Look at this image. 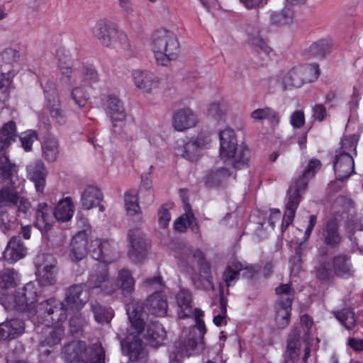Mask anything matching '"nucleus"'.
<instances>
[{
    "label": "nucleus",
    "mask_w": 363,
    "mask_h": 363,
    "mask_svg": "<svg viewBox=\"0 0 363 363\" xmlns=\"http://www.w3.org/2000/svg\"><path fill=\"white\" fill-rule=\"evenodd\" d=\"M16 138V126L13 121H9L0 129V182H8L10 186L0 189V208H11L17 206L20 201L18 186H16L25 182L19 180L16 176V169L6 155L5 150L15 141Z\"/></svg>",
    "instance_id": "obj_1"
},
{
    "label": "nucleus",
    "mask_w": 363,
    "mask_h": 363,
    "mask_svg": "<svg viewBox=\"0 0 363 363\" xmlns=\"http://www.w3.org/2000/svg\"><path fill=\"white\" fill-rule=\"evenodd\" d=\"M35 314L32 322L38 324L37 332L41 333L39 341L49 347L60 344L65 335L60 323L67 318L64 303L54 298H48L39 305Z\"/></svg>",
    "instance_id": "obj_2"
},
{
    "label": "nucleus",
    "mask_w": 363,
    "mask_h": 363,
    "mask_svg": "<svg viewBox=\"0 0 363 363\" xmlns=\"http://www.w3.org/2000/svg\"><path fill=\"white\" fill-rule=\"evenodd\" d=\"M143 303L137 300H131L126 304L125 310L130 323L128 329L127 337L121 342L123 354L128 357L132 362H145L147 352L145 346L138 335L144 330Z\"/></svg>",
    "instance_id": "obj_3"
},
{
    "label": "nucleus",
    "mask_w": 363,
    "mask_h": 363,
    "mask_svg": "<svg viewBox=\"0 0 363 363\" xmlns=\"http://www.w3.org/2000/svg\"><path fill=\"white\" fill-rule=\"evenodd\" d=\"M320 166L321 163L318 160L311 159L303 174L290 186L286 198L285 211L281 223L282 230L293 222L301 199V195L304 193L308 181L315 175Z\"/></svg>",
    "instance_id": "obj_4"
},
{
    "label": "nucleus",
    "mask_w": 363,
    "mask_h": 363,
    "mask_svg": "<svg viewBox=\"0 0 363 363\" xmlns=\"http://www.w3.org/2000/svg\"><path fill=\"white\" fill-rule=\"evenodd\" d=\"M95 274L89 275V286L93 289H100L106 294H111L121 289L123 296L131 294L135 289V279L132 273L122 269L118 272L115 283L108 279L107 269L104 264H98L94 269Z\"/></svg>",
    "instance_id": "obj_5"
},
{
    "label": "nucleus",
    "mask_w": 363,
    "mask_h": 363,
    "mask_svg": "<svg viewBox=\"0 0 363 363\" xmlns=\"http://www.w3.org/2000/svg\"><path fill=\"white\" fill-rule=\"evenodd\" d=\"M150 45L157 64L167 66L179 54L180 46L175 34L167 29L159 28L153 32Z\"/></svg>",
    "instance_id": "obj_6"
},
{
    "label": "nucleus",
    "mask_w": 363,
    "mask_h": 363,
    "mask_svg": "<svg viewBox=\"0 0 363 363\" xmlns=\"http://www.w3.org/2000/svg\"><path fill=\"white\" fill-rule=\"evenodd\" d=\"M220 157L229 162L235 168L246 166L250 159V150L245 145H238L233 130L227 128L220 133Z\"/></svg>",
    "instance_id": "obj_7"
},
{
    "label": "nucleus",
    "mask_w": 363,
    "mask_h": 363,
    "mask_svg": "<svg viewBox=\"0 0 363 363\" xmlns=\"http://www.w3.org/2000/svg\"><path fill=\"white\" fill-rule=\"evenodd\" d=\"M65 359L69 363H105V351L101 343L86 347L83 341H72L62 350Z\"/></svg>",
    "instance_id": "obj_8"
},
{
    "label": "nucleus",
    "mask_w": 363,
    "mask_h": 363,
    "mask_svg": "<svg viewBox=\"0 0 363 363\" xmlns=\"http://www.w3.org/2000/svg\"><path fill=\"white\" fill-rule=\"evenodd\" d=\"M319 74L320 69L317 64L299 65L281 72L271 83H277L282 90H291L314 82Z\"/></svg>",
    "instance_id": "obj_9"
},
{
    "label": "nucleus",
    "mask_w": 363,
    "mask_h": 363,
    "mask_svg": "<svg viewBox=\"0 0 363 363\" xmlns=\"http://www.w3.org/2000/svg\"><path fill=\"white\" fill-rule=\"evenodd\" d=\"M92 32L99 43L106 48L114 49L119 45L125 51H129L131 49L126 33L118 29V26L108 19L99 20L93 28Z\"/></svg>",
    "instance_id": "obj_10"
},
{
    "label": "nucleus",
    "mask_w": 363,
    "mask_h": 363,
    "mask_svg": "<svg viewBox=\"0 0 363 363\" xmlns=\"http://www.w3.org/2000/svg\"><path fill=\"white\" fill-rule=\"evenodd\" d=\"M211 142V135L208 133L200 132L196 137L177 140L174 151L177 156L194 162L201 158L203 150Z\"/></svg>",
    "instance_id": "obj_11"
},
{
    "label": "nucleus",
    "mask_w": 363,
    "mask_h": 363,
    "mask_svg": "<svg viewBox=\"0 0 363 363\" xmlns=\"http://www.w3.org/2000/svg\"><path fill=\"white\" fill-rule=\"evenodd\" d=\"M40 284L35 282H28L23 288L18 289L14 295V307L21 311H26L29 318L33 320L36 318L35 311L38 308L42 301L35 304L38 301V287ZM47 300H45L46 301ZM45 302V301H43Z\"/></svg>",
    "instance_id": "obj_12"
},
{
    "label": "nucleus",
    "mask_w": 363,
    "mask_h": 363,
    "mask_svg": "<svg viewBox=\"0 0 363 363\" xmlns=\"http://www.w3.org/2000/svg\"><path fill=\"white\" fill-rule=\"evenodd\" d=\"M276 293L279 295V298L275 305V322L279 328H284L290 321L294 298L291 285L281 284L276 289Z\"/></svg>",
    "instance_id": "obj_13"
},
{
    "label": "nucleus",
    "mask_w": 363,
    "mask_h": 363,
    "mask_svg": "<svg viewBox=\"0 0 363 363\" xmlns=\"http://www.w3.org/2000/svg\"><path fill=\"white\" fill-rule=\"evenodd\" d=\"M34 263L38 284L43 286L54 284L57 272L55 259L50 255L39 254L35 257Z\"/></svg>",
    "instance_id": "obj_14"
},
{
    "label": "nucleus",
    "mask_w": 363,
    "mask_h": 363,
    "mask_svg": "<svg viewBox=\"0 0 363 363\" xmlns=\"http://www.w3.org/2000/svg\"><path fill=\"white\" fill-rule=\"evenodd\" d=\"M43 90L47 101L46 106L49 109L51 118L58 125L65 124L67 122V116L61 108L60 97L55 85L48 82L43 86Z\"/></svg>",
    "instance_id": "obj_15"
},
{
    "label": "nucleus",
    "mask_w": 363,
    "mask_h": 363,
    "mask_svg": "<svg viewBox=\"0 0 363 363\" xmlns=\"http://www.w3.org/2000/svg\"><path fill=\"white\" fill-rule=\"evenodd\" d=\"M19 57V52L7 48L0 53V90L7 88L16 74L13 63Z\"/></svg>",
    "instance_id": "obj_16"
},
{
    "label": "nucleus",
    "mask_w": 363,
    "mask_h": 363,
    "mask_svg": "<svg viewBox=\"0 0 363 363\" xmlns=\"http://www.w3.org/2000/svg\"><path fill=\"white\" fill-rule=\"evenodd\" d=\"M89 281V279L86 284L74 285L67 290L65 302L67 307L64 304L67 311L69 309L78 311L82 309L84 304L89 301V289H94L90 287Z\"/></svg>",
    "instance_id": "obj_17"
},
{
    "label": "nucleus",
    "mask_w": 363,
    "mask_h": 363,
    "mask_svg": "<svg viewBox=\"0 0 363 363\" xmlns=\"http://www.w3.org/2000/svg\"><path fill=\"white\" fill-rule=\"evenodd\" d=\"M91 245L93 247L92 257L101 261L96 263L92 269L91 274H95L94 269L98 264H102L106 267V264L114 260L116 245L112 240L100 239L91 240Z\"/></svg>",
    "instance_id": "obj_18"
},
{
    "label": "nucleus",
    "mask_w": 363,
    "mask_h": 363,
    "mask_svg": "<svg viewBox=\"0 0 363 363\" xmlns=\"http://www.w3.org/2000/svg\"><path fill=\"white\" fill-rule=\"evenodd\" d=\"M57 67L60 70V81L62 84L74 86L79 84L80 80V72L79 69H72L70 67V57L65 54L64 50H59L57 52Z\"/></svg>",
    "instance_id": "obj_19"
},
{
    "label": "nucleus",
    "mask_w": 363,
    "mask_h": 363,
    "mask_svg": "<svg viewBox=\"0 0 363 363\" xmlns=\"http://www.w3.org/2000/svg\"><path fill=\"white\" fill-rule=\"evenodd\" d=\"M247 43L252 47L259 57L267 63L274 55V51L267 45V42L259 36V29L248 26L246 28Z\"/></svg>",
    "instance_id": "obj_20"
},
{
    "label": "nucleus",
    "mask_w": 363,
    "mask_h": 363,
    "mask_svg": "<svg viewBox=\"0 0 363 363\" xmlns=\"http://www.w3.org/2000/svg\"><path fill=\"white\" fill-rule=\"evenodd\" d=\"M131 76L135 86L144 92L152 94L160 87V79L150 71L135 69Z\"/></svg>",
    "instance_id": "obj_21"
},
{
    "label": "nucleus",
    "mask_w": 363,
    "mask_h": 363,
    "mask_svg": "<svg viewBox=\"0 0 363 363\" xmlns=\"http://www.w3.org/2000/svg\"><path fill=\"white\" fill-rule=\"evenodd\" d=\"M199 118L196 113L189 107L177 109L173 114L172 124L179 132H184L197 125Z\"/></svg>",
    "instance_id": "obj_22"
},
{
    "label": "nucleus",
    "mask_w": 363,
    "mask_h": 363,
    "mask_svg": "<svg viewBox=\"0 0 363 363\" xmlns=\"http://www.w3.org/2000/svg\"><path fill=\"white\" fill-rule=\"evenodd\" d=\"M203 313L201 310L195 312V322L196 326L193 328V333L196 330L199 331V335L196 337H190L184 342V350L188 356L199 353L203 350V336L206 333L204 322L201 320Z\"/></svg>",
    "instance_id": "obj_23"
},
{
    "label": "nucleus",
    "mask_w": 363,
    "mask_h": 363,
    "mask_svg": "<svg viewBox=\"0 0 363 363\" xmlns=\"http://www.w3.org/2000/svg\"><path fill=\"white\" fill-rule=\"evenodd\" d=\"M130 257L135 262L140 261L145 255L147 243L144 234L138 228L131 229L128 234Z\"/></svg>",
    "instance_id": "obj_24"
},
{
    "label": "nucleus",
    "mask_w": 363,
    "mask_h": 363,
    "mask_svg": "<svg viewBox=\"0 0 363 363\" xmlns=\"http://www.w3.org/2000/svg\"><path fill=\"white\" fill-rule=\"evenodd\" d=\"M130 257L135 262L140 261L145 255L147 243L144 234L138 228L131 229L128 234Z\"/></svg>",
    "instance_id": "obj_25"
},
{
    "label": "nucleus",
    "mask_w": 363,
    "mask_h": 363,
    "mask_svg": "<svg viewBox=\"0 0 363 363\" xmlns=\"http://www.w3.org/2000/svg\"><path fill=\"white\" fill-rule=\"evenodd\" d=\"M28 178L34 184L35 191L39 195H43L45 187L47 169L40 160L30 162L26 167Z\"/></svg>",
    "instance_id": "obj_26"
},
{
    "label": "nucleus",
    "mask_w": 363,
    "mask_h": 363,
    "mask_svg": "<svg viewBox=\"0 0 363 363\" xmlns=\"http://www.w3.org/2000/svg\"><path fill=\"white\" fill-rule=\"evenodd\" d=\"M34 211V226L42 233L49 231L55 218L52 207L45 202H41L36 206Z\"/></svg>",
    "instance_id": "obj_27"
},
{
    "label": "nucleus",
    "mask_w": 363,
    "mask_h": 363,
    "mask_svg": "<svg viewBox=\"0 0 363 363\" xmlns=\"http://www.w3.org/2000/svg\"><path fill=\"white\" fill-rule=\"evenodd\" d=\"M317 222V216L311 215L309 218L308 223L304 231V235L301 240L297 241L294 247V255L290 259V262L294 264V268L298 269L302 262V257L306 255L308 247L306 241L308 240L311 232Z\"/></svg>",
    "instance_id": "obj_28"
},
{
    "label": "nucleus",
    "mask_w": 363,
    "mask_h": 363,
    "mask_svg": "<svg viewBox=\"0 0 363 363\" xmlns=\"http://www.w3.org/2000/svg\"><path fill=\"white\" fill-rule=\"evenodd\" d=\"M88 233L86 230L76 233L72 238L69 256L72 261H79L86 255L88 250H93L91 243L89 245Z\"/></svg>",
    "instance_id": "obj_29"
},
{
    "label": "nucleus",
    "mask_w": 363,
    "mask_h": 363,
    "mask_svg": "<svg viewBox=\"0 0 363 363\" xmlns=\"http://www.w3.org/2000/svg\"><path fill=\"white\" fill-rule=\"evenodd\" d=\"M333 169L336 178L339 180L348 179L354 172L353 155L336 153L333 162Z\"/></svg>",
    "instance_id": "obj_30"
},
{
    "label": "nucleus",
    "mask_w": 363,
    "mask_h": 363,
    "mask_svg": "<svg viewBox=\"0 0 363 363\" xmlns=\"http://www.w3.org/2000/svg\"><path fill=\"white\" fill-rule=\"evenodd\" d=\"M25 323L22 319L13 318L0 323V340H11L23 335Z\"/></svg>",
    "instance_id": "obj_31"
},
{
    "label": "nucleus",
    "mask_w": 363,
    "mask_h": 363,
    "mask_svg": "<svg viewBox=\"0 0 363 363\" xmlns=\"http://www.w3.org/2000/svg\"><path fill=\"white\" fill-rule=\"evenodd\" d=\"M27 254V248L20 238L13 237L4 251V258L13 264L24 258Z\"/></svg>",
    "instance_id": "obj_32"
},
{
    "label": "nucleus",
    "mask_w": 363,
    "mask_h": 363,
    "mask_svg": "<svg viewBox=\"0 0 363 363\" xmlns=\"http://www.w3.org/2000/svg\"><path fill=\"white\" fill-rule=\"evenodd\" d=\"M145 308L150 314L164 316L168 309L166 296L160 291L152 294L146 301Z\"/></svg>",
    "instance_id": "obj_33"
},
{
    "label": "nucleus",
    "mask_w": 363,
    "mask_h": 363,
    "mask_svg": "<svg viewBox=\"0 0 363 363\" xmlns=\"http://www.w3.org/2000/svg\"><path fill=\"white\" fill-rule=\"evenodd\" d=\"M332 267L333 273L337 277H350L354 272L350 257L345 254L335 256L333 259Z\"/></svg>",
    "instance_id": "obj_34"
},
{
    "label": "nucleus",
    "mask_w": 363,
    "mask_h": 363,
    "mask_svg": "<svg viewBox=\"0 0 363 363\" xmlns=\"http://www.w3.org/2000/svg\"><path fill=\"white\" fill-rule=\"evenodd\" d=\"M104 106L106 113L111 121H122L125 118V111L122 101L114 96H108L106 98Z\"/></svg>",
    "instance_id": "obj_35"
},
{
    "label": "nucleus",
    "mask_w": 363,
    "mask_h": 363,
    "mask_svg": "<svg viewBox=\"0 0 363 363\" xmlns=\"http://www.w3.org/2000/svg\"><path fill=\"white\" fill-rule=\"evenodd\" d=\"M191 279L194 284L198 289L206 290L214 289L213 279L211 276L210 266L206 262H201L199 274H194Z\"/></svg>",
    "instance_id": "obj_36"
},
{
    "label": "nucleus",
    "mask_w": 363,
    "mask_h": 363,
    "mask_svg": "<svg viewBox=\"0 0 363 363\" xmlns=\"http://www.w3.org/2000/svg\"><path fill=\"white\" fill-rule=\"evenodd\" d=\"M177 302L179 307L178 315L180 318H185L195 316V312L199 308L193 311L191 306V295L188 290L181 289L177 295Z\"/></svg>",
    "instance_id": "obj_37"
},
{
    "label": "nucleus",
    "mask_w": 363,
    "mask_h": 363,
    "mask_svg": "<svg viewBox=\"0 0 363 363\" xmlns=\"http://www.w3.org/2000/svg\"><path fill=\"white\" fill-rule=\"evenodd\" d=\"M102 193L97 186H87L81 195L82 208L86 210H89L99 206L102 200Z\"/></svg>",
    "instance_id": "obj_38"
},
{
    "label": "nucleus",
    "mask_w": 363,
    "mask_h": 363,
    "mask_svg": "<svg viewBox=\"0 0 363 363\" xmlns=\"http://www.w3.org/2000/svg\"><path fill=\"white\" fill-rule=\"evenodd\" d=\"M43 157L48 162H54L60 154L58 140L52 136L46 137L41 145Z\"/></svg>",
    "instance_id": "obj_39"
},
{
    "label": "nucleus",
    "mask_w": 363,
    "mask_h": 363,
    "mask_svg": "<svg viewBox=\"0 0 363 363\" xmlns=\"http://www.w3.org/2000/svg\"><path fill=\"white\" fill-rule=\"evenodd\" d=\"M300 337L296 330L289 335L284 354V363H296L299 355Z\"/></svg>",
    "instance_id": "obj_40"
},
{
    "label": "nucleus",
    "mask_w": 363,
    "mask_h": 363,
    "mask_svg": "<svg viewBox=\"0 0 363 363\" xmlns=\"http://www.w3.org/2000/svg\"><path fill=\"white\" fill-rule=\"evenodd\" d=\"M322 237L324 242L330 247H335L340 243L342 237L335 220H330L325 224L323 229Z\"/></svg>",
    "instance_id": "obj_41"
},
{
    "label": "nucleus",
    "mask_w": 363,
    "mask_h": 363,
    "mask_svg": "<svg viewBox=\"0 0 363 363\" xmlns=\"http://www.w3.org/2000/svg\"><path fill=\"white\" fill-rule=\"evenodd\" d=\"M166 337V331L162 325L155 321L147 325L146 338L149 344L152 347L162 345Z\"/></svg>",
    "instance_id": "obj_42"
},
{
    "label": "nucleus",
    "mask_w": 363,
    "mask_h": 363,
    "mask_svg": "<svg viewBox=\"0 0 363 363\" xmlns=\"http://www.w3.org/2000/svg\"><path fill=\"white\" fill-rule=\"evenodd\" d=\"M230 177L229 170L225 167L210 170L205 177V184L208 186H218L225 184Z\"/></svg>",
    "instance_id": "obj_43"
},
{
    "label": "nucleus",
    "mask_w": 363,
    "mask_h": 363,
    "mask_svg": "<svg viewBox=\"0 0 363 363\" xmlns=\"http://www.w3.org/2000/svg\"><path fill=\"white\" fill-rule=\"evenodd\" d=\"M74 211V205L71 198L66 197L57 203L53 213L55 218L57 220L67 221L72 218Z\"/></svg>",
    "instance_id": "obj_44"
},
{
    "label": "nucleus",
    "mask_w": 363,
    "mask_h": 363,
    "mask_svg": "<svg viewBox=\"0 0 363 363\" xmlns=\"http://www.w3.org/2000/svg\"><path fill=\"white\" fill-rule=\"evenodd\" d=\"M229 111V104L223 101L213 102L208 108L209 116L218 123L225 122Z\"/></svg>",
    "instance_id": "obj_45"
},
{
    "label": "nucleus",
    "mask_w": 363,
    "mask_h": 363,
    "mask_svg": "<svg viewBox=\"0 0 363 363\" xmlns=\"http://www.w3.org/2000/svg\"><path fill=\"white\" fill-rule=\"evenodd\" d=\"M250 118L254 121L267 120L272 124H277L279 121L278 113L268 106H264L254 110L250 113Z\"/></svg>",
    "instance_id": "obj_46"
},
{
    "label": "nucleus",
    "mask_w": 363,
    "mask_h": 363,
    "mask_svg": "<svg viewBox=\"0 0 363 363\" xmlns=\"http://www.w3.org/2000/svg\"><path fill=\"white\" fill-rule=\"evenodd\" d=\"M138 200V196L135 189H130L124 194V206L128 216H133L141 213Z\"/></svg>",
    "instance_id": "obj_47"
},
{
    "label": "nucleus",
    "mask_w": 363,
    "mask_h": 363,
    "mask_svg": "<svg viewBox=\"0 0 363 363\" xmlns=\"http://www.w3.org/2000/svg\"><path fill=\"white\" fill-rule=\"evenodd\" d=\"M358 140L359 136L356 134L344 135L340 143V147L336 150V153H347L357 156Z\"/></svg>",
    "instance_id": "obj_48"
},
{
    "label": "nucleus",
    "mask_w": 363,
    "mask_h": 363,
    "mask_svg": "<svg viewBox=\"0 0 363 363\" xmlns=\"http://www.w3.org/2000/svg\"><path fill=\"white\" fill-rule=\"evenodd\" d=\"M84 84L79 83L71 86V99L79 108H83L89 99V94L86 91Z\"/></svg>",
    "instance_id": "obj_49"
},
{
    "label": "nucleus",
    "mask_w": 363,
    "mask_h": 363,
    "mask_svg": "<svg viewBox=\"0 0 363 363\" xmlns=\"http://www.w3.org/2000/svg\"><path fill=\"white\" fill-rule=\"evenodd\" d=\"M153 168H154L153 166H150L149 172L143 173L141 175V182H140V187H139L138 191H137L138 194H140V196H143V193H147L146 201L147 203H152L154 199V191H153V188H152V182L150 177Z\"/></svg>",
    "instance_id": "obj_50"
},
{
    "label": "nucleus",
    "mask_w": 363,
    "mask_h": 363,
    "mask_svg": "<svg viewBox=\"0 0 363 363\" xmlns=\"http://www.w3.org/2000/svg\"><path fill=\"white\" fill-rule=\"evenodd\" d=\"M242 270L248 272L249 269L240 262H235L226 268L223 274V279L228 286L232 285Z\"/></svg>",
    "instance_id": "obj_51"
},
{
    "label": "nucleus",
    "mask_w": 363,
    "mask_h": 363,
    "mask_svg": "<svg viewBox=\"0 0 363 363\" xmlns=\"http://www.w3.org/2000/svg\"><path fill=\"white\" fill-rule=\"evenodd\" d=\"M294 14L289 9L279 12H272L269 15L270 23L275 26L290 25L293 23Z\"/></svg>",
    "instance_id": "obj_52"
},
{
    "label": "nucleus",
    "mask_w": 363,
    "mask_h": 363,
    "mask_svg": "<svg viewBox=\"0 0 363 363\" xmlns=\"http://www.w3.org/2000/svg\"><path fill=\"white\" fill-rule=\"evenodd\" d=\"M79 83L91 86L99 81L98 73L93 65H84L79 68Z\"/></svg>",
    "instance_id": "obj_53"
},
{
    "label": "nucleus",
    "mask_w": 363,
    "mask_h": 363,
    "mask_svg": "<svg viewBox=\"0 0 363 363\" xmlns=\"http://www.w3.org/2000/svg\"><path fill=\"white\" fill-rule=\"evenodd\" d=\"M18 278L16 271L13 269H6L0 272V286L5 289L13 287Z\"/></svg>",
    "instance_id": "obj_54"
},
{
    "label": "nucleus",
    "mask_w": 363,
    "mask_h": 363,
    "mask_svg": "<svg viewBox=\"0 0 363 363\" xmlns=\"http://www.w3.org/2000/svg\"><path fill=\"white\" fill-rule=\"evenodd\" d=\"M91 310L94 318L98 323H109L113 317V313L98 303H91Z\"/></svg>",
    "instance_id": "obj_55"
},
{
    "label": "nucleus",
    "mask_w": 363,
    "mask_h": 363,
    "mask_svg": "<svg viewBox=\"0 0 363 363\" xmlns=\"http://www.w3.org/2000/svg\"><path fill=\"white\" fill-rule=\"evenodd\" d=\"M330 51V47L325 40L313 43L308 48V52L312 56L317 58H323Z\"/></svg>",
    "instance_id": "obj_56"
},
{
    "label": "nucleus",
    "mask_w": 363,
    "mask_h": 363,
    "mask_svg": "<svg viewBox=\"0 0 363 363\" xmlns=\"http://www.w3.org/2000/svg\"><path fill=\"white\" fill-rule=\"evenodd\" d=\"M335 317L347 330H351L355 325L354 313L350 309H344L337 312Z\"/></svg>",
    "instance_id": "obj_57"
},
{
    "label": "nucleus",
    "mask_w": 363,
    "mask_h": 363,
    "mask_svg": "<svg viewBox=\"0 0 363 363\" xmlns=\"http://www.w3.org/2000/svg\"><path fill=\"white\" fill-rule=\"evenodd\" d=\"M19 139L24 150L29 152L32 149L33 143L38 140V135L35 131L28 130L22 133Z\"/></svg>",
    "instance_id": "obj_58"
},
{
    "label": "nucleus",
    "mask_w": 363,
    "mask_h": 363,
    "mask_svg": "<svg viewBox=\"0 0 363 363\" xmlns=\"http://www.w3.org/2000/svg\"><path fill=\"white\" fill-rule=\"evenodd\" d=\"M195 220L194 214L191 210L185 211V213L181 217L178 218L174 222V228L180 232L184 231L188 226L191 225Z\"/></svg>",
    "instance_id": "obj_59"
},
{
    "label": "nucleus",
    "mask_w": 363,
    "mask_h": 363,
    "mask_svg": "<svg viewBox=\"0 0 363 363\" xmlns=\"http://www.w3.org/2000/svg\"><path fill=\"white\" fill-rule=\"evenodd\" d=\"M218 301L220 310L218 313L213 317V323L217 326H220L223 323H226L227 318V303L224 298L220 296Z\"/></svg>",
    "instance_id": "obj_60"
},
{
    "label": "nucleus",
    "mask_w": 363,
    "mask_h": 363,
    "mask_svg": "<svg viewBox=\"0 0 363 363\" xmlns=\"http://www.w3.org/2000/svg\"><path fill=\"white\" fill-rule=\"evenodd\" d=\"M171 220V215L168 208L163 206L158 211V222L160 227L165 228L168 226Z\"/></svg>",
    "instance_id": "obj_61"
},
{
    "label": "nucleus",
    "mask_w": 363,
    "mask_h": 363,
    "mask_svg": "<svg viewBox=\"0 0 363 363\" xmlns=\"http://www.w3.org/2000/svg\"><path fill=\"white\" fill-rule=\"evenodd\" d=\"M305 123V116L302 111H296L290 116V124L294 128H299Z\"/></svg>",
    "instance_id": "obj_62"
},
{
    "label": "nucleus",
    "mask_w": 363,
    "mask_h": 363,
    "mask_svg": "<svg viewBox=\"0 0 363 363\" xmlns=\"http://www.w3.org/2000/svg\"><path fill=\"white\" fill-rule=\"evenodd\" d=\"M86 324V320L81 314L73 315L70 318L69 325L72 333H77Z\"/></svg>",
    "instance_id": "obj_63"
},
{
    "label": "nucleus",
    "mask_w": 363,
    "mask_h": 363,
    "mask_svg": "<svg viewBox=\"0 0 363 363\" xmlns=\"http://www.w3.org/2000/svg\"><path fill=\"white\" fill-rule=\"evenodd\" d=\"M333 272V267H330V264L322 263L317 269L316 275L319 279L325 280L328 279Z\"/></svg>",
    "instance_id": "obj_64"
}]
</instances>
